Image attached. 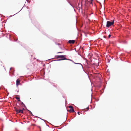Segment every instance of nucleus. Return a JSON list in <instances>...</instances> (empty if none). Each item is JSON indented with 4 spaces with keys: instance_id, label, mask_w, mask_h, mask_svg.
Here are the masks:
<instances>
[{
    "instance_id": "1",
    "label": "nucleus",
    "mask_w": 131,
    "mask_h": 131,
    "mask_svg": "<svg viewBox=\"0 0 131 131\" xmlns=\"http://www.w3.org/2000/svg\"><path fill=\"white\" fill-rule=\"evenodd\" d=\"M57 58H61L59 60H61L67 59V58L65 57V56L64 55L58 56H57Z\"/></svg>"
},
{
    "instance_id": "2",
    "label": "nucleus",
    "mask_w": 131,
    "mask_h": 131,
    "mask_svg": "<svg viewBox=\"0 0 131 131\" xmlns=\"http://www.w3.org/2000/svg\"><path fill=\"white\" fill-rule=\"evenodd\" d=\"M114 20H113L112 22L107 21V22L106 27H108L113 25L114 23Z\"/></svg>"
},
{
    "instance_id": "3",
    "label": "nucleus",
    "mask_w": 131,
    "mask_h": 131,
    "mask_svg": "<svg viewBox=\"0 0 131 131\" xmlns=\"http://www.w3.org/2000/svg\"><path fill=\"white\" fill-rule=\"evenodd\" d=\"M14 108L15 109V111L17 112V113H23V110H22L18 109L16 107H15Z\"/></svg>"
},
{
    "instance_id": "4",
    "label": "nucleus",
    "mask_w": 131,
    "mask_h": 131,
    "mask_svg": "<svg viewBox=\"0 0 131 131\" xmlns=\"http://www.w3.org/2000/svg\"><path fill=\"white\" fill-rule=\"evenodd\" d=\"M69 107L70 109L69 110V111L70 112H74V111L73 109V107L71 106H69Z\"/></svg>"
},
{
    "instance_id": "5",
    "label": "nucleus",
    "mask_w": 131,
    "mask_h": 131,
    "mask_svg": "<svg viewBox=\"0 0 131 131\" xmlns=\"http://www.w3.org/2000/svg\"><path fill=\"white\" fill-rule=\"evenodd\" d=\"M75 40H69L68 41V42L70 44H73L75 42Z\"/></svg>"
},
{
    "instance_id": "6",
    "label": "nucleus",
    "mask_w": 131,
    "mask_h": 131,
    "mask_svg": "<svg viewBox=\"0 0 131 131\" xmlns=\"http://www.w3.org/2000/svg\"><path fill=\"white\" fill-rule=\"evenodd\" d=\"M20 83V80L18 79H17L16 80V85L17 86Z\"/></svg>"
},
{
    "instance_id": "7",
    "label": "nucleus",
    "mask_w": 131,
    "mask_h": 131,
    "mask_svg": "<svg viewBox=\"0 0 131 131\" xmlns=\"http://www.w3.org/2000/svg\"><path fill=\"white\" fill-rule=\"evenodd\" d=\"M15 98H16V99H17V100H18V101H20V98L19 97H15Z\"/></svg>"
},
{
    "instance_id": "8",
    "label": "nucleus",
    "mask_w": 131,
    "mask_h": 131,
    "mask_svg": "<svg viewBox=\"0 0 131 131\" xmlns=\"http://www.w3.org/2000/svg\"><path fill=\"white\" fill-rule=\"evenodd\" d=\"M92 1L93 0H91L90 1H89V2H90V4H92Z\"/></svg>"
},
{
    "instance_id": "9",
    "label": "nucleus",
    "mask_w": 131,
    "mask_h": 131,
    "mask_svg": "<svg viewBox=\"0 0 131 131\" xmlns=\"http://www.w3.org/2000/svg\"><path fill=\"white\" fill-rule=\"evenodd\" d=\"M111 35L110 34L109 35H108V37L109 38H110V37L111 36Z\"/></svg>"
},
{
    "instance_id": "10",
    "label": "nucleus",
    "mask_w": 131,
    "mask_h": 131,
    "mask_svg": "<svg viewBox=\"0 0 131 131\" xmlns=\"http://www.w3.org/2000/svg\"><path fill=\"white\" fill-rule=\"evenodd\" d=\"M86 109H87V111L89 109V108L88 107L86 108Z\"/></svg>"
},
{
    "instance_id": "11",
    "label": "nucleus",
    "mask_w": 131,
    "mask_h": 131,
    "mask_svg": "<svg viewBox=\"0 0 131 131\" xmlns=\"http://www.w3.org/2000/svg\"><path fill=\"white\" fill-rule=\"evenodd\" d=\"M38 127H39V128H40V131H41V127H40V126H39Z\"/></svg>"
},
{
    "instance_id": "12",
    "label": "nucleus",
    "mask_w": 131,
    "mask_h": 131,
    "mask_svg": "<svg viewBox=\"0 0 131 131\" xmlns=\"http://www.w3.org/2000/svg\"><path fill=\"white\" fill-rule=\"evenodd\" d=\"M78 114L79 115H80V112H78Z\"/></svg>"
},
{
    "instance_id": "13",
    "label": "nucleus",
    "mask_w": 131,
    "mask_h": 131,
    "mask_svg": "<svg viewBox=\"0 0 131 131\" xmlns=\"http://www.w3.org/2000/svg\"><path fill=\"white\" fill-rule=\"evenodd\" d=\"M21 104H23V105H24V103H23V102H21Z\"/></svg>"
},
{
    "instance_id": "14",
    "label": "nucleus",
    "mask_w": 131,
    "mask_h": 131,
    "mask_svg": "<svg viewBox=\"0 0 131 131\" xmlns=\"http://www.w3.org/2000/svg\"><path fill=\"white\" fill-rule=\"evenodd\" d=\"M69 60L71 61H73L72 60H70V59H69Z\"/></svg>"
},
{
    "instance_id": "15",
    "label": "nucleus",
    "mask_w": 131,
    "mask_h": 131,
    "mask_svg": "<svg viewBox=\"0 0 131 131\" xmlns=\"http://www.w3.org/2000/svg\"><path fill=\"white\" fill-rule=\"evenodd\" d=\"M29 111L30 113H31V114H32V113H31V112L30 111Z\"/></svg>"
},
{
    "instance_id": "16",
    "label": "nucleus",
    "mask_w": 131,
    "mask_h": 131,
    "mask_svg": "<svg viewBox=\"0 0 131 131\" xmlns=\"http://www.w3.org/2000/svg\"><path fill=\"white\" fill-rule=\"evenodd\" d=\"M62 53L61 52H58V53Z\"/></svg>"
}]
</instances>
